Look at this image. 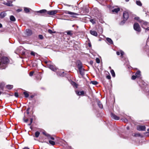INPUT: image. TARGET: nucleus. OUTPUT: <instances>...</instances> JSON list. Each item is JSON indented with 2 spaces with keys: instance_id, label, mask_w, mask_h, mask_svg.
I'll return each mask as SVG.
<instances>
[{
  "instance_id": "f257e3e1",
  "label": "nucleus",
  "mask_w": 149,
  "mask_h": 149,
  "mask_svg": "<svg viewBox=\"0 0 149 149\" xmlns=\"http://www.w3.org/2000/svg\"><path fill=\"white\" fill-rule=\"evenodd\" d=\"M9 62V59L7 57H0V68L2 69H5L6 65Z\"/></svg>"
},
{
  "instance_id": "f03ea898",
  "label": "nucleus",
  "mask_w": 149,
  "mask_h": 149,
  "mask_svg": "<svg viewBox=\"0 0 149 149\" xmlns=\"http://www.w3.org/2000/svg\"><path fill=\"white\" fill-rule=\"evenodd\" d=\"M56 10H52L47 11L46 10L43 9L37 11L38 13H44V15H47V14L49 15H54L57 13Z\"/></svg>"
},
{
  "instance_id": "7ed1b4c3",
  "label": "nucleus",
  "mask_w": 149,
  "mask_h": 149,
  "mask_svg": "<svg viewBox=\"0 0 149 149\" xmlns=\"http://www.w3.org/2000/svg\"><path fill=\"white\" fill-rule=\"evenodd\" d=\"M134 29L138 32L141 31V28L139 24L137 23H135L134 24Z\"/></svg>"
},
{
  "instance_id": "20e7f679",
  "label": "nucleus",
  "mask_w": 149,
  "mask_h": 149,
  "mask_svg": "<svg viewBox=\"0 0 149 149\" xmlns=\"http://www.w3.org/2000/svg\"><path fill=\"white\" fill-rule=\"evenodd\" d=\"M139 22L141 23L142 27L145 28V26L148 24V23L146 22H145L142 20H140Z\"/></svg>"
},
{
  "instance_id": "39448f33",
  "label": "nucleus",
  "mask_w": 149,
  "mask_h": 149,
  "mask_svg": "<svg viewBox=\"0 0 149 149\" xmlns=\"http://www.w3.org/2000/svg\"><path fill=\"white\" fill-rule=\"evenodd\" d=\"M123 17L124 21H126L128 19L129 17V14L127 12H124L123 14Z\"/></svg>"
},
{
  "instance_id": "423d86ee",
  "label": "nucleus",
  "mask_w": 149,
  "mask_h": 149,
  "mask_svg": "<svg viewBox=\"0 0 149 149\" xmlns=\"http://www.w3.org/2000/svg\"><path fill=\"white\" fill-rule=\"evenodd\" d=\"M146 127L144 126H139L137 127V129L139 131H144Z\"/></svg>"
},
{
  "instance_id": "0eeeda50",
  "label": "nucleus",
  "mask_w": 149,
  "mask_h": 149,
  "mask_svg": "<svg viewBox=\"0 0 149 149\" xmlns=\"http://www.w3.org/2000/svg\"><path fill=\"white\" fill-rule=\"evenodd\" d=\"M48 67L49 69L54 71H56L57 70V69L56 68L55 66L51 65H48Z\"/></svg>"
},
{
  "instance_id": "6e6552de",
  "label": "nucleus",
  "mask_w": 149,
  "mask_h": 149,
  "mask_svg": "<svg viewBox=\"0 0 149 149\" xmlns=\"http://www.w3.org/2000/svg\"><path fill=\"white\" fill-rule=\"evenodd\" d=\"M111 117H112L115 120H118L120 118L119 117L117 116L115 114H113L112 113H111Z\"/></svg>"
},
{
  "instance_id": "1a4fd4ad",
  "label": "nucleus",
  "mask_w": 149,
  "mask_h": 149,
  "mask_svg": "<svg viewBox=\"0 0 149 149\" xmlns=\"http://www.w3.org/2000/svg\"><path fill=\"white\" fill-rule=\"evenodd\" d=\"M65 13L67 14H68L69 15H77V14L76 13L71 12L68 11H65Z\"/></svg>"
},
{
  "instance_id": "9d476101",
  "label": "nucleus",
  "mask_w": 149,
  "mask_h": 149,
  "mask_svg": "<svg viewBox=\"0 0 149 149\" xmlns=\"http://www.w3.org/2000/svg\"><path fill=\"white\" fill-rule=\"evenodd\" d=\"M80 74L82 75L83 76L84 75V69L82 68L79 69Z\"/></svg>"
},
{
  "instance_id": "9b49d317",
  "label": "nucleus",
  "mask_w": 149,
  "mask_h": 149,
  "mask_svg": "<svg viewBox=\"0 0 149 149\" xmlns=\"http://www.w3.org/2000/svg\"><path fill=\"white\" fill-rule=\"evenodd\" d=\"M26 34L28 36L32 34L31 31L29 29H26Z\"/></svg>"
},
{
  "instance_id": "f8f14e48",
  "label": "nucleus",
  "mask_w": 149,
  "mask_h": 149,
  "mask_svg": "<svg viewBox=\"0 0 149 149\" xmlns=\"http://www.w3.org/2000/svg\"><path fill=\"white\" fill-rule=\"evenodd\" d=\"M6 15V13L4 12H1L0 14V17L1 18H3Z\"/></svg>"
},
{
  "instance_id": "ddd939ff",
  "label": "nucleus",
  "mask_w": 149,
  "mask_h": 149,
  "mask_svg": "<svg viewBox=\"0 0 149 149\" xmlns=\"http://www.w3.org/2000/svg\"><path fill=\"white\" fill-rule=\"evenodd\" d=\"M76 93L78 95H83L84 94V92L83 91L79 92V91H76Z\"/></svg>"
},
{
  "instance_id": "4468645a",
  "label": "nucleus",
  "mask_w": 149,
  "mask_h": 149,
  "mask_svg": "<svg viewBox=\"0 0 149 149\" xmlns=\"http://www.w3.org/2000/svg\"><path fill=\"white\" fill-rule=\"evenodd\" d=\"M90 32L91 34L95 36H96L97 35V32L95 31H91Z\"/></svg>"
},
{
  "instance_id": "2eb2a0df",
  "label": "nucleus",
  "mask_w": 149,
  "mask_h": 149,
  "mask_svg": "<svg viewBox=\"0 0 149 149\" xmlns=\"http://www.w3.org/2000/svg\"><path fill=\"white\" fill-rule=\"evenodd\" d=\"M24 9L25 12L26 13H29L30 12V10H31L30 8L27 7H24Z\"/></svg>"
},
{
  "instance_id": "dca6fc26",
  "label": "nucleus",
  "mask_w": 149,
  "mask_h": 149,
  "mask_svg": "<svg viewBox=\"0 0 149 149\" xmlns=\"http://www.w3.org/2000/svg\"><path fill=\"white\" fill-rule=\"evenodd\" d=\"M137 77H139L141 76V72L139 71H138L135 74Z\"/></svg>"
},
{
  "instance_id": "f3484780",
  "label": "nucleus",
  "mask_w": 149,
  "mask_h": 149,
  "mask_svg": "<svg viewBox=\"0 0 149 149\" xmlns=\"http://www.w3.org/2000/svg\"><path fill=\"white\" fill-rule=\"evenodd\" d=\"M120 9L119 8H115L112 10V12L113 13L115 12V13H117L119 11H120Z\"/></svg>"
},
{
  "instance_id": "a211bd4d",
  "label": "nucleus",
  "mask_w": 149,
  "mask_h": 149,
  "mask_svg": "<svg viewBox=\"0 0 149 149\" xmlns=\"http://www.w3.org/2000/svg\"><path fill=\"white\" fill-rule=\"evenodd\" d=\"M71 84L74 87L76 88H77L78 85L74 82L72 81L71 83Z\"/></svg>"
},
{
  "instance_id": "6ab92c4d",
  "label": "nucleus",
  "mask_w": 149,
  "mask_h": 149,
  "mask_svg": "<svg viewBox=\"0 0 149 149\" xmlns=\"http://www.w3.org/2000/svg\"><path fill=\"white\" fill-rule=\"evenodd\" d=\"M67 33V34L68 35H70V36H72V31H68L65 32Z\"/></svg>"
},
{
  "instance_id": "aec40b11",
  "label": "nucleus",
  "mask_w": 149,
  "mask_h": 149,
  "mask_svg": "<svg viewBox=\"0 0 149 149\" xmlns=\"http://www.w3.org/2000/svg\"><path fill=\"white\" fill-rule=\"evenodd\" d=\"M10 20L13 22L15 21L16 19L15 17L13 15H11L10 17Z\"/></svg>"
},
{
  "instance_id": "412c9836",
  "label": "nucleus",
  "mask_w": 149,
  "mask_h": 149,
  "mask_svg": "<svg viewBox=\"0 0 149 149\" xmlns=\"http://www.w3.org/2000/svg\"><path fill=\"white\" fill-rule=\"evenodd\" d=\"M46 135L47 136L48 139H52V140H54V138L51 136H50V135L49 134H46Z\"/></svg>"
},
{
  "instance_id": "4be33fe9",
  "label": "nucleus",
  "mask_w": 149,
  "mask_h": 149,
  "mask_svg": "<svg viewBox=\"0 0 149 149\" xmlns=\"http://www.w3.org/2000/svg\"><path fill=\"white\" fill-rule=\"evenodd\" d=\"M106 40L110 44H113V42L112 40L110 39V38H106Z\"/></svg>"
},
{
  "instance_id": "5701e85b",
  "label": "nucleus",
  "mask_w": 149,
  "mask_h": 149,
  "mask_svg": "<svg viewBox=\"0 0 149 149\" xmlns=\"http://www.w3.org/2000/svg\"><path fill=\"white\" fill-rule=\"evenodd\" d=\"M77 67L78 69L82 68V65L81 63L79 62L78 64Z\"/></svg>"
},
{
  "instance_id": "b1692460",
  "label": "nucleus",
  "mask_w": 149,
  "mask_h": 149,
  "mask_svg": "<svg viewBox=\"0 0 149 149\" xmlns=\"http://www.w3.org/2000/svg\"><path fill=\"white\" fill-rule=\"evenodd\" d=\"M97 104L99 107L100 108H102L103 107V106L102 104L100 102L98 101L97 102Z\"/></svg>"
},
{
  "instance_id": "393cba45",
  "label": "nucleus",
  "mask_w": 149,
  "mask_h": 149,
  "mask_svg": "<svg viewBox=\"0 0 149 149\" xmlns=\"http://www.w3.org/2000/svg\"><path fill=\"white\" fill-rule=\"evenodd\" d=\"M6 88L8 89H11L13 87V86L12 85H7L6 86Z\"/></svg>"
},
{
  "instance_id": "a878e982",
  "label": "nucleus",
  "mask_w": 149,
  "mask_h": 149,
  "mask_svg": "<svg viewBox=\"0 0 149 149\" xmlns=\"http://www.w3.org/2000/svg\"><path fill=\"white\" fill-rule=\"evenodd\" d=\"M110 72L112 76L114 77H115V74L114 70H111Z\"/></svg>"
},
{
  "instance_id": "bb28decb",
  "label": "nucleus",
  "mask_w": 149,
  "mask_h": 149,
  "mask_svg": "<svg viewBox=\"0 0 149 149\" xmlns=\"http://www.w3.org/2000/svg\"><path fill=\"white\" fill-rule=\"evenodd\" d=\"M49 142L50 144L53 146L55 145V142L49 140Z\"/></svg>"
},
{
  "instance_id": "cd10ccee",
  "label": "nucleus",
  "mask_w": 149,
  "mask_h": 149,
  "mask_svg": "<svg viewBox=\"0 0 149 149\" xmlns=\"http://www.w3.org/2000/svg\"><path fill=\"white\" fill-rule=\"evenodd\" d=\"M63 73H64L63 72H59L58 71L57 72V74L58 75H59L60 76H64V75L63 74Z\"/></svg>"
},
{
  "instance_id": "c85d7f7f",
  "label": "nucleus",
  "mask_w": 149,
  "mask_h": 149,
  "mask_svg": "<svg viewBox=\"0 0 149 149\" xmlns=\"http://www.w3.org/2000/svg\"><path fill=\"white\" fill-rule=\"evenodd\" d=\"M136 4L140 6H142V3H141V1H137L136 2Z\"/></svg>"
},
{
  "instance_id": "c756f323",
  "label": "nucleus",
  "mask_w": 149,
  "mask_h": 149,
  "mask_svg": "<svg viewBox=\"0 0 149 149\" xmlns=\"http://www.w3.org/2000/svg\"><path fill=\"white\" fill-rule=\"evenodd\" d=\"M23 93L26 97H28L29 96V94L28 93L26 92H24Z\"/></svg>"
},
{
  "instance_id": "7c9ffc66",
  "label": "nucleus",
  "mask_w": 149,
  "mask_h": 149,
  "mask_svg": "<svg viewBox=\"0 0 149 149\" xmlns=\"http://www.w3.org/2000/svg\"><path fill=\"white\" fill-rule=\"evenodd\" d=\"M40 134V132L38 131H37L35 132V136L36 137H38L39 136Z\"/></svg>"
},
{
  "instance_id": "2f4dec72",
  "label": "nucleus",
  "mask_w": 149,
  "mask_h": 149,
  "mask_svg": "<svg viewBox=\"0 0 149 149\" xmlns=\"http://www.w3.org/2000/svg\"><path fill=\"white\" fill-rule=\"evenodd\" d=\"M48 32L50 34H52V33H56L55 31L53 32L50 29H49L48 30Z\"/></svg>"
},
{
  "instance_id": "473e14b6",
  "label": "nucleus",
  "mask_w": 149,
  "mask_h": 149,
  "mask_svg": "<svg viewBox=\"0 0 149 149\" xmlns=\"http://www.w3.org/2000/svg\"><path fill=\"white\" fill-rule=\"evenodd\" d=\"M91 83L94 85H97L98 84V82L96 81H91Z\"/></svg>"
},
{
  "instance_id": "72a5a7b5",
  "label": "nucleus",
  "mask_w": 149,
  "mask_h": 149,
  "mask_svg": "<svg viewBox=\"0 0 149 149\" xmlns=\"http://www.w3.org/2000/svg\"><path fill=\"white\" fill-rule=\"evenodd\" d=\"M96 63H100V60L98 58H96Z\"/></svg>"
},
{
  "instance_id": "f704fd0d",
  "label": "nucleus",
  "mask_w": 149,
  "mask_h": 149,
  "mask_svg": "<svg viewBox=\"0 0 149 149\" xmlns=\"http://www.w3.org/2000/svg\"><path fill=\"white\" fill-rule=\"evenodd\" d=\"M36 54V53H35L33 52V51L31 52V55H33V56H35Z\"/></svg>"
},
{
  "instance_id": "c9c22d12",
  "label": "nucleus",
  "mask_w": 149,
  "mask_h": 149,
  "mask_svg": "<svg viewBox=\"0 0 149 149\" xmlns=\"http://www.w3.org/2000/svg\"><path fill=\"white\" fill-rule=\"evenodd\" d=\"M136 77H136V75H133L132 76V79L133 80H134L135 79Z\"/></svg>"
},
{
  "instance_id": "e433bc0d",
  "label": "nucleus",
  "mask_w": 149,
  "mask_h": 149,
  "mask_svg": "<svg viewBox=\"0 0 149 149\" xmlns=\"http://www.w3.org/2000/svg\"><path fill=\"white\" fill-rule=\"evenodd\" d=\"M134 19H135L137 20L139 22V20H140L139 17H136L134 18Z\"/></svg>"
},
{
  "instance_id": "4c0bfd02",
  "label": "nucleus",
  "mask_w": 149,
  "mask_h": 149,
  "mask_svg": "<svg viewBox=\"0 0 149 149\" xmlns=\"http://www.w3.org/2000/svg\"><path fill=\"white\" fill-rule=\"evenodd\" d=\"M6 5L9 6H12V4L11 3H6Z\"/></svg>"
},
{
  "instance_id": "58836bf2",
  "label": "nucleus",
  "mask_w": 149,
  "mask_h": 149,
  "mask_svg": "<svg viewBox=\"0 0 149 149\" xmlns=\"http://www.w3.org/2000/svg\"><path fill=\"white\" fill-rule=\"evenodd\" d=\"M122 120L124 121L125 122H126L127 121V120L126 119V118H123V119H122Z\"/></svg>"
},
{
  "instance_id": "ea45409f",
  "label": "nucleus",
  "mask_w": 149,
  "mask_h": 149,
  "mask_svg": "<svg viewBox=\"0 0 149 149\" xmlns=\"http://www.w3.org/2000/svg\"><path fill=\"white\" fill-rule=\"evenodd\" d=\"M33 73H34L32 71V72H30L29 73V75L30 76H32L33 75Z\"/></svg>"
},
{
  "instance_id": "a19ab883",
  "label": "nucleus",
  "mask_w": 149,
  "mask_h": 149,
  "mask_svg": "<svg viewBox=\"0 0 149 149\" xmlns=\"http://www.w3.org/2000/svg\"><path fill=\"white\" fill-rule=\"evenodd\" d=\"M39 37L40 39H42L43 38V37L42 35H39Z\"/></svg>"
},
{
  "instance_id": "79ce46f5",
  "label": "nucleus",
  "mask_w": 149,
  "mask_h": 149,
  "mask_svg": "<svg viewBox=\"0 0 149 149\" xmlns=\"http://www.w3.org/2000/svg\"><path fill=\"white\" fill-rule=\"evenodd\" d=\"M90 21L91 22L93 23V24L95 23V22L94 21L93 19H91L90 20Z\"/></svg>"
},
{
  "instance_id": "37998d69",
  "label": "nucleus",
  "mask_w": 149,
  "mask_h": 149,
  "mask_svg": "<svg viewBox=\"0 0 149 149\" xmlns=\"http://www.w3.org/2000/svg\"><path fill=\"white\" fill-rule=\"evenodd\" d=\"M15 96L16 97H18V94L17 93H15Z\"/></svg>"
},
{
  "instance_id": "c03bdc74",
  "label": "nucleus",
  "mask_w": 149,
  "mask_h": 149,
  "mask_svg": "<svg viewBox=\"0 0 149 149\" xmlns=\"http://www.w3.org/2000/svg\"><path fill=\"white\" fill-rule=\"evenodd\" d=\"M120 54L121 55V56H122L124 54V52L123 51H120Z\"/></svg>"
},
{
  "instance_id": "a18cd8bd",
  "label": "nucleus",
  "mask_w": 149,
  "mask_h": 149,
  "mask_svg": "<svg viewBox=\"0 0 149 149\" xmlns=\"http://www.w3.org/2000/svg\"><path fill=\"white\" fill-rule=\"evenodd\" d=\"M144 29H146V31H148L149 30V27H148L147 28H146L145 27V28H144Z\"/></svg>"
},
{
  "instance_id": "49530a36",
  "label": "nucleus",
  "mask_w": 149,
  "mask_h": 149,
  "mask_svg": "<svg viewBox=\"0 0 149 149\" xmlns=\"http://www.w3.org/2000/svg\"><path fill=\"white\" fill-rule=\"evenodd\" d=\"M107 78L108 79H111V76L109 75H108L107 76Z\"/></svg>"
},
{
  "instance_id": "de8ad7c7",
  "label": "nucleus",
  "mask_w": 149,
  "mask_h": 149,
  "mask_svg": "<svg viewBox=\"0 0 149 149\" xmlns=\"http://www.w3.org/2000/svg\"><path fill=\"white\" fill-rule=\"evenodd\" d=\"M24 121L25 122H27L28 120V119H25L24 118Z\"/></svg>"
},
{
  "instance_id": "09e8293b",
  "label": "nucleus",
  "mask_w": 149,
  "mask_h": 149,
  "mask_svg": "<svg viewBox=\"0 0 149 149\" xmlns=\"http://www.w3.org/2000/svg\"><path fill=\"white\" fill-rule=\"evenodd\" d=\"M120 52H116V54L118 55H119L120 54Z\"/></svg>"
},
{
  "instance_id": "8fccbe9b",
  "label": "nucleus",
  "mask_w": 149,
  "mask_h": 149,
  "mask_svg": "<svg viewBox=\"0 0 149 149\" xmlns=\"http://www.w3.org/2000/svg\"><path fill=\"white\" fill-rule=\"evenodd\" d=\"M33 119L32 118H31L30 119V123H32L33 122Z\"/></svg>"
},
{
  "instance_id": "3c124183",
  "label": "nucleus",
  "mask_w": 149,
  "mask_h": 149,
  "mask_svg": "<svg viewBox=\"0 0 149 149\" xmlns=\"http://www.w3.org/2000/svg\"><path fill=\"white\" fill-rule=\"evenodd\" d=\"M23 149H29L28 147H25L24 148H23Z\"/></svg>"
},
{
  "instance_id": "603ef678",
  "label": "nucleus",
  "mask_w": 149,
  "mask_h": 149,
  "mask_svg": "<svg viewBox=\"0 0 149 149\" xmlns=\"http://www.w3.org/2000/svg\"><path fill=\"white\" fill-rule=\"evenodd\" d=\"M88 46L89 47H91V43H90V42L88 43Z\"/></svg>"
},
{
  "instance_id": "864d4df0",
  "label": "nucleus",
  "mask_w": 149,
  "mask_h": 149,
  "mask_svg": "<svg viewBox=\"0 0 149 149\" xmlns=\"http://www.w3.org/2000/svg\"><path fill=\"white\" fill-rule=\"evenodd\" d=\"M65 6H71V5H68V4H65Z\"/></svg>"
},
{
  "instance_id": "5fc2aeb1",
  "label": "nucleus",
  "mask_w": 149,
  "mask_h": 149,
  "mask_svg": "<svg viewBox=\"0 0 149 149\" xmlns=\"http://www.w3.org/2000/svg\"><path fill=\"white\" fill-rule=\"evenodd\" d=\"M2 27V25L0 23V28H1Z\"/></svg>"
},
{
  "instance_id": "6e6d98bb",
  "label": "nucleus",
  "mask_w": 149,
  "mask_h": 149,
  "mask_svg": "<svg viewBox=\"0 0 149 149\" xmlns=\"http://www.w3.org/2000/svg\"><path fill=\"white\" fill-rule=\"evenodd\" d=\"M90 63L91 64H92L93 63V61H90Z\"/></svg>"
},
{
  "instance_id": "4d7b16f0",
  "label": "nucleus",
  "mask_w": 149,
  "mask_h": 149,
  "mask_svg": "<svg viewBox=\"0 0 149 149\" xmlns=\"http://www.w3.org/2000/svg\"><path fill=\"white\" fill-rule=\"evenodd\" d=\"M126 2H128L129 1V0H125Z\"/></svg>"
},
{
  "instance_id": "13d9d810",
  "label": "nucleus",
  "mask_w": 149,
  "mask_h": 149,
  "mask_svg": "<svg viewBox=\"0 0 149 149\" xmlns=\"http://www.w3.org/2000/svg\"><path fill=\"white\" fill-rule=\"evenodd\" d=\"M31 124V123H30L29 124H28V125H30Z\"/></svg>"
},
{
  "instance_id": "bf43d9fd",
  "label": "nucleus",
  "mask_w": 149,
  "mask_h": 149,
  "mask_svg": "<svg viewBox=\"0 0 149 149\" xmlns=\"http://www.w3.org/2000/svg\"><path fill=\"white\" fill-rule=\"evenodd\" d=\"M147 131H148V132H149V129H148V130H147Z\"/></svg>"
},
{
  "instance_id": "052dcab7",
  "label": "nucleus",
  "mask_w": 149,
  "mask_h": 149,
  "mask_svg": "<svg viewBox=\"0 0 149 149\" xmlns=\"http://www.w3.org/2000/svg\"><path fill=\"white\" fill-rule=\"evenodd\" d=\"M2 92L0 91V95L2 93Z\"/></svg>"
},
{
  "instance_id": "680f3d73",
  "label": "nucleus",
  "mask_w": 149,
  "mask_h": 149,
  "mask_svg": "<svg viewBox=\"0 0 149 149\" xmlns=\"http://www.w3.org/2000/svg\"><path fill=\"white\" fill-rule=\"evenodd\" d=\"M33 97V96H32H32H31V98H32Z\"/></svg>"
},
{
  "instance_id": "e2e57ef3",
  "label": "nucleus",
  "mask_w": 149,
  "mask_h": 149,
  "mask_svg": "<svg viewBox=\"0 0 149 149\" xmlns=\"http://www.w3.org/2000/svg\"><path fill=\"white\" fill-rule=\"evenodd\" d=\"M127 129L128 130V129H129V127H127Z\"/></svg>"
},
{
  "instance_id": "0e129e2a",
  "label": "nucleus",
  "mask_w": 149,
  "mask_h": 149,
  "mask_svg": "<svg viewBox=\"0 0 149 149\" xmlns=\"http://www.w3.org/2000/svg\"><path fill=\"white\" fill-rule=\"evenodd\" d=\"M27 113L28 114L29 113V112H27Z\"/></svg>"
}]
</instances>
